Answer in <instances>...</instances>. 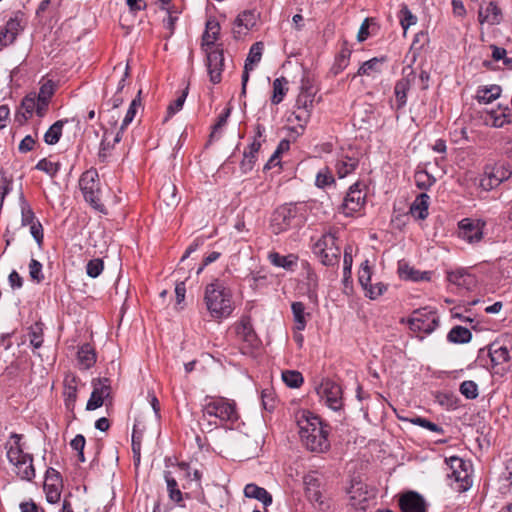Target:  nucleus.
<instances>
[{"mask_svg":"<svg viewBox=\"0 0 512 512\" xmlns=\"http://www.w3.org/2000/svg\"><path fill=\"white\" fill-rule=\"evenodd\" d=\"M298 209L295 205L285 204L278 207L271 219V228L274 234H280L299 225L297 219Z\"/></svg>","mask_w":512,"mask_h":512,"instance_id":"nucleus-9","label":"nucleus"},{"mask_svg":"<svg viewBox=\"0 0 512 512\" xmlns=\"http://www.w3.org/2000/svg\"><path fill=\"white\" fill-rule=\"evenodd\" d=\"M264 45L262 42L254 43L249 51L245 61L244 71L242 73V95L246 94V84L249 80V71L253 70L254 65L260 62Z\"/></svg>","mask_w":512,"mask_h":512,"instance_id":"nucleus-22","label":"nucleus"},{"mask_svg":"<svg viewBox=\"0 0 512 512\" xmlns=\"http://www.w3.org/2000/svg\"><path fill=\"white\" fill-rule=\"evenodd\" d=\"M232 106L228 104L223 111L217 117L216 123L212 127V132L210 134V141L214 139L220 138V130L226 125L227 120L231 114Z\"/></svg>","mask_w":512,"mask_h":512,"instance_id":"nucleus-44","label":"nucleus"},{"mask_svg":"<svg viewBox=\"0 0 512 512\" xmlns=\"http://www.w3.org/2000/svg\"><path fill=\"white\" fill-rule=\"evenodd\" d=\"M244 495L262 502L265 507L270 506L273 501L271 494L265 488L254 483H249L244 487Z\"/></svg>","mask_w":512,"mask_h":512,"instance_id":"nucleus-28","label":"nucleus"},{"mask_svg":"<svg viewBox=\"0 0 512 512\" xmlns=\"http://www.w3.org/2000/svg\"><path fill=\"white\" fill-rule=\"evenodd\" d=\"M488 356L490 357L492 367L507 364L511 362V356L508 348L495 341L488 346Z\"/></svg>","mask_w":512,"mask_h":512,"instance_id":"nucleus-27","label":"nucleus"},{"mask_svg":"<svg viewBox=\"0 0 512 512\" xmlns=\"http://www.w3.org/2000/svg\"><path fill=\"white\" fill-rule=\"evenodd\" d=\"M430 197L426 193L419 194L410 207V213L413 217L424 220L428 216Z\"/></svg>","mask_w":512,"mask_h":512,"instance_id":"nucleus-33","label":"nucleus"},{"mask_svg":"<svg viewBox=\"0 0 512 512\" xmlns=\"http://www.w3.org/2000/svg\"><path fill=\"white\" fill-rule=\"evenodd\" d=\"M314 254L325 266H338L341 250L333 233H326L314 244Z\"/></svg>","mask_w":512,"mask_h":512,"instance_id":"nucleus-6","label":"nucleus"},{"mask_svg":"<svg viewBox=\"0 0 512 512\" xmlns=\"http://www.w3.org/2000/svg\"><path fill=\"white\" fill-rule=\"evenodd\" d=\"M399 274L402 278L411 281H429L431 273L428 271H419L408 265L399 267Z\"/></svg>","mask_w":512,"mask_h":512,"instance_id":"nucleus-39","label":"nucleus"},{"mask_svg":"<svg viewBox=\"0 0 512 512\" xmlns=\"http://www.w3.org/2000/svg\"><path fill=\"white\" fill-rule=\"evenodd\" d=\"M332 183H334V177L328 168H323L317 173L315 180L317 187L324 188Z\"/></svg>","mask_w":512,"mask_h":512,"instance_id":"nucleus-61","label":"nucleus"},{"mask_svg":"<svg viewBox=\"0 0 512 512\" xmlns=\"http://www.w3.org/2000/svg\"><path fill=\"white\" fill-rule=\"evenodd\" d=\"M410 422L414 425L420 426L424 429H428L437 434H444V429L441 426L429 421L426 418L417 416V417L411 418Z\"/></svg>","mask_w":512,"mask_h":512,"instance_id":"nucleus-55","label":"nucleus"},{"mask_svg":"<svg viewBox=\"0 0 512 512\" xmlns=\"http://www.w3.org/2000/svg\"><path fill=\"white\" fill-rule=\"evenodd\" d=\"M485 107L482 110L484 122L492 127L500 128L511 121V109L500 103H495L498 98H477Z\"/></svg>","mask_w":512,"mask_h":512,"instance_id":"nucleus-7","label":"nucleus"},{"mask_svg":"<svg viewBox=\"0 0 512 512\" xmlns=\"http://www.w3.org/2000/svg\"><path fill=\"white\" fill-rule=\"evenodd\" d=\"M256 159H257V154H255L253 152H249V151H244L243 159L240 163V168H241L242 172L243 173L250 172L254 167Z\"/></svg>","mask_w":512,"mask_h":512,"instance_id":"nucleus-64","label":"nucleus"},{"mask_svg":"<svg viewBox=\"0 0 512 512\" xmlns=\"http://www.w3.org/2000/svg\"><path fill=\"white\" fill-rule=\"evenodd\" d=\"M291 310L295 322V329L298 331H302L306 327V316H309L308 313H305V305L302 302H293L291 304Z\"/></svg>","mask_w":512,"mask_h":512,"instance_id":"nucleus-41","label":"nucleus"},{"mask_svg":"<svg viewBox=\"0 0 512 512\" xmlns=\"http://www.w3.org/2000/svg\"><path fill=\"white\" fill-rule=\"evenodd\" d=\"M258 16L255 10H245L241 12L234 21V37L240 38L246 35L247 32L256 25Z\"/></svg>","mask_w":512,"mask_h":512,"instance_id":"nucleus-21","label":"nucleus"},{"mask_svg":"<svg viewBox=\"0 0 512 512\" xmlns=\"http://www.w3.org/2000/svg\"><path fill=\"white\" fill-rule=\"evenodd\" d=\"M348 494L351 506L357 510H366L374 502L376 490L362 481L353 480Z\"/></svg>","mask_w":512,"mask_h":512,"instance_id":"nucleus-10","label":"nucleus"},{"mask_svg":"<svg viewBox=\"0 0 512 512\" xmlns=\"http://www.w3.org/2000/svg\"><path fill=\"white\" fill-rule=\"evenodd\" d=\"M300 439L306 448L312 452H324L330 446L327 430H324L317 435H305Z\"/></svg>","mask_w":512,"mask_h":512,"instance_id":"nucleus-26","label":"nucleus"},{"mask_svg":"<svg viewBox=\"0 0 512 512\" xmlns=\"http://www.w3.org/2000/svg\"><path fill=\"white\" fill-rule=\"evenodd\" d=\"M365 290V296L371 300H376L380 296H382L386 290L387 285L382 282H377L375 284H369L367 288H363Z\"/></svg>","mask_w":512,"mask_h":512,"instance_id":"nucleus-56","label":"nucleus"},{"mask_svg":"<svg viewBox=\"0 0 512 512\" xmlns=\"http://www.w3.org/2000/svg\"><path fill=\"white\" fill-rule=\"evenodd\" d=\"M304 483L306 485L305 494L307 499L313 503L318 504L320 507L323 505L322 493L319 490V481L317 478L308 476L305 478Z\"/></svg>","mask_w":512,"mask_h":512,"instance_id":"nucleus-34","label":"nucleus"},{"mask_svg":"<svg viewBox=\"0 0 512 512\" xmlns=\"http://www.w3.org/2000/svg\"><path fill=\"white\" fill-rule=\"evenodd\" d=\"M60 81L53 79H43L37 96H53L54 93L59 91Z\"/></svg>","mask_w":512,"mask_h":512,"instance_id":"nucleus-54","label":"nucleus"},{"mask_svg":"<svg viewBox=\"0 0 512 512\" xmlns=\"http://www.w3.org/2000/svg\"><path fill=\"white\" fill-rule=\"evenodd\" d=\"M351 55V50L348 48H342L339 55L336 58L335 64L332 67L334 74H338L348 65V61Z\"/></svg>","mask_w":512,"mask_h":512,"instance_id":"nucleus-53","label":"nucleus"},{"mask_svg":"<svg viewBox=\"0 0 512 512\" xmlns=\"http://www.w3.org/2000/svg\"><path fill=\"white\" fill-rule=\"evenodd\" d=\"M359 183L350 186L341 206L342 213L350 216L362 209L366 201V193L359 188Z\"/></svg>","mask_w":512,"mask_h":512,"instance_id":"nucleus-16","label":"nucleus"},{"mask_svg":"<svg viewBox=\"0 0 512 512\" xmlns=\"http://www.w3.org/2000/svg\"><path fill=\"white\" fill-rule=\"evenodd\" d=\"M446 463L451 469V473H448V477L458 483V490L466 491L470 487L469 465L462 458L457 456L446 459Z\"/></svg>","mask_w":512,"mask_h":512,"instance_id":"nucleus-15","label":"nucleus"},{"mask_svg":"<svg viewBox=\"0 0 512 512\" xmlns=\"http://www.w3.org/2000/svg\"><path fill=\"white\" fill-rule=\"evenodd\" d=\"M141 442H142V433L137 431L135 428L132 433V452H133V460L134 465L138 466L141 461Z\"/></svg>","mask_w":512,"mask_h":512,"instance_id":"nucleus-51","label":"nucleus"},{"mask_svg":"<svg viewBox=\"0 0 512 512\" xmlns=\"http://www.w3.org/2000/svg\"><path fill=\"white\" fill-rule=\"evenodd\" d=\"M282 380L290 388H299L303 383V376L299 371L286 370L282 373Z\"/></svg>","mask_w":512,"mask_h":512,"instance_id":"nucleus-47","label":"nucleus"},{"mask_svg":"<svg viewBox=\"0 0 512 512\" xmlns=\"http://www.w3.org/2000/svg\"><path fill=\"white\" fill-rule=\"evenodd\" d=\"M414 179L416 186L421 190H428L436 182L435 177L426 171H417Z\"/></svg>","mask_w":512,"mask_h":512,"instance_id":"nucleus-48","label":"nucleus"},{"mask_svg":"<svg viewBox=\"0 0 512 512\" xmlns=\"http://www.w3.org/2000/svg\"><path fill=\"white\" fill-rule=\"evenodd\" d=\"M300 438L305 435H317L326 430L321 419L309 411H303L297 418Z\"/></svg>","mask_w":512,"mask_h":512,"instance_id":"nucleus-19","label":"nucleus"},{"mask_svg":"<svg viewBox=\"0 0 512 512\" xmlns=\"http://www.w3.org/2000/svg\"><path fill=\"white\" fill-rule=\"evenodd\" d=\"M92 393L86 404V410L92 411L100 408L111 395V381L108 378L92 380Z\"/></svg>","mask_w":512,"mask_h":512,"instance_id":"nucleus-13","label":"nucleus"},{"mask_svg":"<svg viewBox=\"0 0 512 512\" xmlns=\"http://www.w3.org/2000/svg\"><path fill=\"white\" fill-rule=\"evenodd\" d=\"M408 324L413 332L430 334L438 327L439 317L435 309L423 307L412 312Z\"/></svg>","mask_w":512,"mask_h":512,"instance_id":"nucleus-8","label":"nucleus"},{"mask_svg":"<svg viewBox=\"0 0 512 512\" xmlns=\"http://www.w3.org/2000/svg\"><path fill=\"white\" fill-rule=\"evenodd\" d=\"M28 336L30 344L33 348L38 349L43 343V327L39 322L34 323L28 329Z\"/></svg>","mask_w":512,"mask_h":512,"instance_id":"nucleus-45","label":"nucleus"},{"mask_svg":"<svg viewBox=\"0 0 512 512\" xmlns=\"http://www.w3.org/2000/svg\"><path fill=\"white\" fill-rule=\"evenodd\" d=\"M359 165V154L355 151L343 153L336 163L339 178H344L356 170Z\"/></svg>","mask_w":512,"mask_h":512,"instance_id":"nucleus-23","label":"nucleus"},{"mask_svg":"<svg viewBox=\"0 0 512 512\" xmlns=\"http://www.w3.org/2000/svg\"><path fill=\"white\" fill-rule=\"evenodd\" d=\"M447 279L450 283L466 289H469L475 283L474 276L464 268L449 272Z\"/></svg>","mask_w":512,"mask_h":512,"instance_id":"nucleus-30","label":"nucleus"},{"mask_svg":"<svg viewBox=\"0 0 512 512\" xmlns=\"http://www.w3.org/2000/svg\"><path fill=\"white\" fill-rule=\"evenodd\" d=\"M20 205H21V226L22 227L28 226L31 223L35 222L36 221L35 214L23 196H21V198H20Z\"/></svg>","mask_w":512,"mask_h":512,"instance_id":"nucleus-50","label":"nucleus"},{"mask_svg":"<svg viewBox=\"0 0 512 512\" xmlns=\"http://www.w3.org/2000/svg\"><path fill=\"white\" fill-rule=\"evenodd\" d=\"M318 395L325 401L326 405L334 411L341 409L342 389L337 383L325 379L317 388Z\"/></svg>","mask_w":512,"mask_h":512,"instance_id":"nucleus-14","label":"nucleus"},{"mask_svg":"<svg viewBox=\"0 0 512 512\" xmlns=\"http://www.w3.org/2000/svg\"><path fill=\"white\" fill-rule=\"evenodd\" d=\"M312 103L313 99L296 98L295 110L292 112V116L300 123V126L308 121Z\"/></svg>","mask_w":512,"mask_h":512,"instance_id":"nucleus-32","label":"nucleus"},{"mask_svg":"<svg viewBox=\"0 0 512 512\" xmlns=\"http://www.w3.org/2000/svg\"><path fill=\"white\" fill-rule=\"evenodd\" d=\"M264 133H265V127L262 124L257 123L255 125V135H254L253 142L249 146V152H253L255 154L258 153V151L262 145V142L265 141L263 138Z\"/></svg>","mask_w":512,"mask_h":512,"instance_id":"nucleus-59","label":"nucleus"},{"mask_svg":"<svg viewBox=\"0 0 512 512\" xmlns=\"http://www.w3.org/2000/svg\"><path fill=\"white\" fill-rule=\"evenodd\" d=\"M50 98H22L16 118L22 124L36 115L39 118L44 117L50 105Z\"/></svg>","mask_w":512,"mask_h":512,"instance_id":"nucleus-11","label":"nucleus"},{"mask_svg":"<svg viewBox=\"0 0 512 512\" xmlns=\"http://www.w3.org/2000/svg\"><path fill=\"white\" fill-rule=\"evenodd\" d=\"M471 339V331L468 328L460 325L453 327L447 335V340L455 344H465L470 342Z\"/></svg>","mask_w":512,"mask_h":512,"instance_id":"nucleus-36","label":"nucleus"},{"mask_svg":"<svg viewBox=\"0 0 512 512\" xmlns=\"http://www.w3.org/2000/svg\"><path fill=\"white\" fill-rule=\"evenodd\" d=\"M68 120H58L54 124H52L49 129L44 134V142L48 145H54L58 143L62 135V129L65 123Z\"/></svg>","mask_w":512,"mask_h":512,"instance_id":"nucleus-42","label":"nucleus"},{"mask_svg":"<svg viewBox=\"0 0 512 512\" xmlns=\"http://www.w3.org/2000/svg\"><path fill=\"white\" fill-rule=\"evenodd\" d=\"M207 56V67L210 81L214 84L221 81V73L224 67V51L221 44H217L214 49L204 51Z\"/></svg>","mask_w":512,"mask_h":512,"instance_id":"nucleus-17","label":"nucleus"},{"mask_svg":"<svg viewBox=\"0 0 512 512\" xmlns=\"http://www.w3.org/2000/svg\"><path fill=\"white\" fill-rule=\"evenodd\" d=\"M25 25L24 15L21 12L15 13L4 27L0 29V44L5 47L12 44Z\"/></svg>","mask_w":512,"mask_h":512,"instance_id":"nucleus-18","label":"nucleus"},{"mask_svg":"<svg viewBox=\"0 0 512 512\" xmlns=\"http://www.w3.org/2000/svg\"><path fill=\"white\" fill-rule=\"evenodd\" d=\"M202 503L208 505L213 510H218L223 508L225 503V495L221 489H217L212 494V501L207 502L205 499L202 500Z\"/></svg>","mask_w":512,"mask_h":512,"instance_id":"nucleus-63","label":"nucleus"},{"mask_svg":"<svg viewBox=\"0 0 512 512\" xmlns=\"http://www.w3.org/2000/svg\"><path fill=\"white\" fill-rule=\"evenodd\" d=\"M78 361L83 369H89L96 362V354L90 344H84L78 351Z\"/></svg>","mask_w":512,"mask_h":512,"instance_id":"nucleus-40","label":"nucleus"},{"mask_svg":"<svg viewBox=\"0 0 512 512\" xmlns=\"http://www.w3.org/2000/svg\"><path fill=\"white\" fill-rule=\"evenodd\" d=\"M79 186L85 201L95 210L106 213L105 206L101 202L100 181L97 170L91 168L85 171L79 179Z\"/></svg>","mask_w":512,"mask_h":512,"instance_id":"nucleus-5","label":"nucleus"},{"mask_svg":"<svg viewBox=\"0 0 512 512\" xmlns=\"http://www.w3.org/2000/svg\"><path fill=\"white\" fill-rule=\"evenodd\" d=\"M29 275L30 278L37 283H40L44 280L42 264L38 260L31 259L29 263Z\"/></svg>","mask_w":512,"mask_h":512,"instance_id":"nucleus-62","label":"nucleus"},{"mask_svg":"<svg viewBox=\"0 0 512 512\" xmlns=\"http://www.w3.org/2000/svg\"><path fill=\"white\" fill-rule=\"evenodd\" d=\"M35 168L37 170L45 172L51 177H54L60 169V163L52 162L46 158H43L40 161H38Z\"/></svg>","mask_w":512,"mask_h":512,"instance_id":"nucleus-52","label":"nucleus"},{"mask_svg":"<svg viewBox=\"0 0 512 512\" xmlns=\"http://www.w3.org/2000/svg\"><path fill=\"white\" fill-rule=\"evenodd\" d=\"M512 176L510 163L499 160L485 164L480 177L479 186L484 191H491Z\"/></svg>","mask_w":512,"mask_h":512,"instance_id":"nucleus-4","label":"nucleus"},{"mask_svg":"<svg viewBox=\"0 0 512 512\" xmlns=\"http://www.w3.org/2000/svg\"><path fill=\"white\" fill-rule=\"evenodd\" d=\"M21 439V434L13 432L10 434L9 439L5 443L6 456L11 464L21 459L33 461L31 454L24 453Z\"/></svg>","mask_w":512,"mask_h":512,"instance_id":"nucleus-20","label":"nucleus"},{"mask_svg":"<svg viewBox=\"0 0 512 512\" xmlns=\"http://www.w3.org/2000/svg\"><path fill=\"white\" fill-rule=\"evenodd\" d=\"M460 393L467 399H475L478 397V385L472 380H466L460 385Z\"/></svg>","mask_w":512,"mask_h":512,"instance_id":"nucleus-57","label":"nucleus"},{"mask_svg":"<svg viewBox=\"0 0 512 512\" xmlns=\"http://www.w3.org/2000/svg\"><path fill=\"white\" fill-rule=\"evenodd\" d=\"M203 418L214 417L219 424H234L238 418L236 403L224 397L206 396L202 405Z\"/></svg>","mask_w":512,"mask_h":512,"instance_id":"nucleus-3","label":"nucleus"},{"mask_svg":"<svg viewBox=\"0 0 512 512\" xmlns=\"http://www.w3.org/2000/svg\"><path fill=\"white\" fill-rule=\"evenodd\" d=\"M402 512H426V502L417 492L405 493L399 501Z\"/></svg>","mask_w":512,"mask_h":512,"instance_id":"nucleus-24","label":"nucleus"},{"mask_svg":"<svg viewBox=\"0 0 512 512\" xmlns=\"http://www.w3.org/2000/svg\"><path fill=\"white\" fill-rule=\"evenodd\" d=\"M403 74L405 75V79L399 81L395 86V95L402 96L406 95L407 89L409 86H413V81L411 76L413 75V70L410 66H407L403 69Z\"/></svg>","mask_w":512,"mask_h":512,"instance_id":"nucleus-46","label":"nucleus"},{"mask_svg":"<svg viewBox=\"0 0 512 512\" xmlns=\"http://www.w3.org/2000/svg\"><path fill=\"white\" fill-rule=\"evenodd\" d=\"M204 301L213 319L226 318L233 311L231 293L218 280L206 286Z\"/></svg>","mask_w":512,"mask_h":512,"instance_id":"nucleus-2","label":"nucleus"},{"mask_svg":"<svg viewBox=\"0 0 512 512\" xmlns=\"http://www.w3.org/2000/svg\"><path fill=\"white\" fill-rule=\"evenodd\" d=\"M140 106H141V98H133V100L126 112V115L122 121L121 130H125L126 127L133 121V119L137 113V109Z\"/></svg>","mask_w":512,"mask_h":512,"instance_id":"nucleus-58","label":"nucleus"},{"mask_svg":"<svg viewBox=\"0 0 512 512\" xmlns=\"http://www.w3.org/2000/svg\"><path fill=\"white\" fill-rule=\"evenodd\" d=\"M268 260L276 267L291 271L297 265L298 256L295 254L281 255L278 252H270Z\"/></svg>","mask_w":512,"mask_h":512,"instance_id":"nucleus-31","label":"nucleus"},{"mask_svg":"<svg viewBox=\"0 0 512 512\" xmlns=\"http://www.w3.org/2000/svg\"><path fill=\"white\" fill-rule=\"evenodd\" d=\"M237 335L250 348L257 347L259 344L258 337L249 320H243L237 328Z\"/></svg>","mask_w":512,"mask_h":512,"instance_id":"nucleus-35","label":"nucleus"},{"mask_svg":"<svg viewBox=\"0 0 512 512\" xmlns=\"http://www.w3.org/2000/svg\"><path fill=\"white\" fill-rule=\"evenodd\" d=\"M104 269L103 260L100 258H95L90 260L86 265V273L91 278L98 277Z\"/></svg>","mask_w":512,"mask_h":512,"instance_id":"nucleus-60","label":"nucleus"},{"mask_svg":"<svg viewBox=\"0 0 512 512\" xmlns=\"http://www.w3.org/2000/svg\"><path fill=\"white\" fill-rule=\"evenodd\" d=\"M478 18L480 23L498 24L502 18L501 10L494 2H489L486 7H480Z\"/></svg>","mask_w":512,"mask_h":512,"instance_id":"nucleus-29","label":"nucleus"},{"mask_svg":"<svg viewBox=\"0 0 512 512\" xmlns=\"http://www.w3.org/2000/svg\"><path fill=\"white\" fill-rule=\"evenodd\" d=\"M220 24L213 18L207 20L205 31L202 35L201 48L203 51L214 49L220 34Z\"/></svg>","mask_w":512,"mask_h":512,"instance_id":"nucleus-25","label":"nucleus"},{"mask_svg":"<svg viewBox=\"0 0 512 512\" xmlns=\"http://www.w3.org/2000/svg\"><path fill=\"white\" fill-rule=\"evenodd\" d=\"M398 17L404 31H406L411 25H414L417 22V17L412 14L406 4L402 5Z\"/></svg>","mask_w":512,"mask_h":512,"instance_id":"nucleus-49","label":"nucleus"},{"mask_svg":"<svg viewBox=\"0 0 512 512\" xmlns=\"http://www.w3.org/2000/svg\"><path fill=\"white\" fill-rule=\"evenodd\" d=\"M383 58H372L366 62H364L358 69L357 75L359 76H371L374 77L377 74L381 73V68L383 65Z\"/></svg>","mask_w":512,"mask_h":512,"instance_id":"nucleus-37","label":"nucleus"},{"mask_svg":"<svg viewBox=\"0 0 512 512\" xmlns=\"http://www.w3.org/2000/svg\"><path fill=\"white\" fill-rule=\"evenodd\" d=\"M164 479L167 484V491L169 494V498L176 503L181 502L183 499L182 492L178 488V483L175 480V478L172 476L170 471L164 472Z\"/></svg>","mask_w":512,"mask_h":512,"instance_id":"nucleus-43","label":"nucleus"},{"mask_svg":"<svg viewBox=\"0 0 512 512\" xmlns=\"http://www.w3.org/2000/svg\"><path fill=\"white\" fill-rule=\"evenodd\" d=\"M12 465L16 468V474L22 479L26 481H31L35 477V469L33 466V461L21 459L12 463Z\"/></svg>","mask_w":512,"mask_h":512,"instance_id":"nucleus-38","label":"nucleus"},{"mask_svg":"<svg viewBox=\"0 0 512 512\" xmlns=\"http://www.w3.org/2000/svg\"><path fill=\"white\" fill-rule=\"evenodd\" d=\"M313 75L303 67L297 68L291 80L280 77L273 82V95L284 96L287 92L297 93L298 96H315L317 88Z\"/></svg>","mask_w":512,"mask_h":512,"instance_id":"nucleus-1","label":"nucleus"},{"mask_svg":"<svg viewBox=\"0 0 512 512\" xmlns=\"http://www.w3.org/2000/svg\"><path fill=\"white\" fill-rule=\"evenodd\" d=\"M485 227L486 221L483 219L464 218L458 222V235L470 244L479 243Z\"/></svg>","mask_w":512,"mask_h":512,"instance_id":"nucleus-12","label":"nucleus"}]
</instances>
